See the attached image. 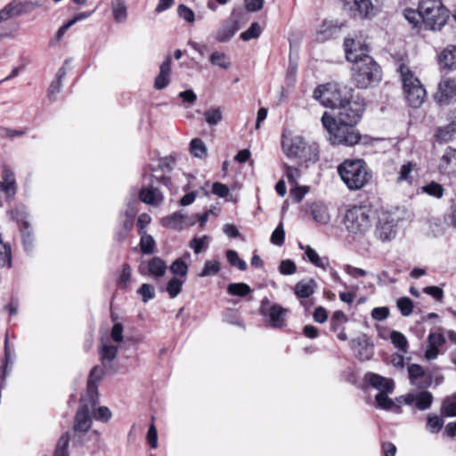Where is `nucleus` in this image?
I'll return each instance as SVG.
<instances>
[{
	"label": "nucleus",
	"instance_id": "29",
	"mask_svg": "<svg viewBox=\"0 0 456 456\" xmlns=\"http://www.w3.org/2000/svg\"><path fill=\"white\" fill-rule=\"evenodd\" d=\"M341 29V26L333 21H324L317 31L316 40L324 42L335 37Z\"/></svg>",
	"mask_w": 456,
	"mask_h": 456
},
{
	"label": "nucleus",
	"instance_id": "43",
	"mask_svg": "<svg viewBox=\"0 0 456 456\" xmlns=\"http://www.w3.org/2000/svg\"><path fill=\"white\" fill-rule=\"evenodd\" d=\"M184 280H181L177 277H173L167 285V291L171 298H175L179 295L182 290Z\"/></svg>",
	"mask_w": 456,
	"mask_h": 456
},
{
	"label": "nucleus",
	"instance_id": "20",
	"mask_svg": "<svg viewBox=\"0 0 456 456\" xmlns=\"http://www.w3.org/2000/svg\"><path fill=\"white\" fill-rule=\"evenodd\" d=\"M418 164L412 161H407L401 166L397 173L396 183L411 184L414 178L418 176Z\"/></svg>",
	"mask_w": 456,
	"mask_h": 456
},
{
	"label": "nucleus",
	"instance_id": "25",
	"mask_svg": "<svg viewBox=\"0 0 456 456\" xmlns=\"http://www.w3.org/2000/svg\"><path fill=\"white\" fill-rule=\"evenodd\" d=\"M139 196L142 202L155 207L159 206L164 199L161 191L152 186L142 188Z\"/></svg>",
	"mask_w": 456,
	"mask_h": 456
},
{
	"label": "nucleus",
	"instance_id": "22",
	"mask_svg": "<svg viewBox=\"0 0 456 456\" xmlns=\"http://www.w3.org/2000/svg\"><path fill=\"white\" fill-rule=\"evenodd\" d=\"M171 56H167L163 63L160 65L159 73L154 81V87L157 90L166 88L170 83L171 74Z\"/></svg>",
	"mask_w": 456,
	"mask_h": 456
},
{
	"label": "nucleus",
	"instance_id": "2",
	"mask_svg": "<svg viewBox=\"0 0 456 456\" xmlns=\"http://www.w3.org/2000/svg\"><path fill=\"white\" fill-rule=\"evenodd\" d=\"M283 152L290 159H295L300 165L306 167L319 159V146L316 142H308L300 135H283L281 142Z\"/></svg>",
	"mask_w": 456,
	"mask_h": 456
},
{
	"label": "nucleus",
	"instance_id": "10",
	"mask_svg": "<svg viewBox=\"0 0 456 456\" xmlns=\"http://www.w3.org/2000/svg\"><path fill=\"white\" fill-rule=\"evenodd\" d=\"M259 312L264 322L272 328L281 329L286 324L287 308L278 304L272 303L268 298L261 301Z\"/></svg>",
	"mask_w": 456,
	"mask_h": 456
},
{
	"label": "nucleus",
	"instance_id": "30",
	"mask_svg": "<svg viewBox=\"0 0 456 456\" xmlns=\"http://www.w3.org/2000/svg\"><path fill=\"white\" fill-rule=\"evenodd\" d=\"M167 269L165 261L159 256H154L148 262V272L155 278L163 277Z\"/></svg>",
	"mask_w": 456,
	"mask_h": 456
},
{
	"label": "nucleus",
	"instance_id": "17",
	"mask_svg": "<svg viewBox=\"0 0 456 456\" xmlns=\"http://www.w3.org/2000/svg\"><path fill=\"white\" fill-rule=\"evenodd\" d=\"M235 12L232 13L229 20H225L224 24L219 28L216 34V39L218 42L229 41L234 34L240 29L238 20L233 18Z\"/></svg>",
	"mask_w": 456,
	"mask_h": 456
},
{
	"label": "nucleus",
	"instance_id": "64",
	"mask_svg": "<svg viewBox=\"0 0 456 456\" xmlns=\"http://www.w3.org/2000/svg\"><path fill=\"white\" fill-rule=\"evenodd\" d=\"M279 271L281 274L291 275L297 272V266L291 260H283L280 264Z\"/></svg>",
	"mask_w": 456,
	"mask_h": 456
},
{
	"label": "nucleus",
	"instance_id": "39",
	"mask_svg": "<svg viewBox=\"0 0 456 456\" xmlns=\"http://www.w3.org/2000/svg\"><path fill=\"white\" fill-rule=\"evenodd\" d=\"M191 153L200 159H204L208 155V149L206 144L201 139L195 138L191 141L190 143Z\"/></svg>",
	"mask_w": 456,
	"mask_h": 456
},
{
	"label": "nucleus",
	"instance_id": "63",
	"mask_svg": "<svg viewBox=\"0 0 456 456\" xmlns=\"http://www.w3.org/2000/svg\"><path fill=\"white\" fill-rule=\"evenodd\" d=\"M314 220L321 224H327L330 220L326 209L322 207H314L312 210Z\"/></svg>",
	"mask_w": 456,
	"mask_h": 456
},
{
	"label": "nucleus",
	"instance_id": "45",
	"mask_svg": "<svg viewBox=\"0 0 456 456\" xmlns=\"http://www.w3.org/2000/svg\"><path fill=\"white\" fill-rule=\"evenodd\" d=\"M442 413L448 417L456 416V398L455 394L452 397L445 398L443 402Z\"/></svg>",
	"mask_w": 456,
	"mask_h": 456
},
{
	"label": "nucleus",
	"instance_id": "40",
	"mask_svg": "<svg viewBox=\"0 0 456 456\" xmlns=\"http://www.w3.org/2000/svg\"><path fill=\"white\" fill-rule=\"evenodd\" d=\"M390 339L393 345L398 348L403 354H406L408 351V340L406 337L396 330H393L390 334Z\"/></svg>",
	"mask_w": 456,
	"mask_h": 456
},
{
	"label": "nucleus",
	"instance_id": "48",
	"mask_svg": "<svg viewBox=\"0 0 456 456\" xmlns=\"http://www.w3.org/2000/svg\"><path fill=\"white\" fill-rule=\"evenodd\" d=\"M131 279V267L128 264L122 265V270L117 279V284L120 289H126Z\"/></svg>",
	"mask_w": 456,
	"mask_h": 456
},
{
	"label": "nucleus",
	"instance_id": "61",
	"mask_svg": "<svg viewBox=\"0 0 456 456\" xmlns=\"http://www.w3.org/2000/svg\"><path fill=\"white\" fill-rule=\"evenodd\" d=\"M177 13L180 18L183 19L185 21L189 23H193L195 20V15L193 11L185 4L178 5Z\"/></svg>",
	"mask_w": 456,
	"mask_h": 456
},
{
	"label": "nucleus",
	"instance_id": "18",
	"mask_svg": "<svg viewBox=\"0 0 456 456\" xmlns=\"http://www.w3.org/2000/svg\"><path fill=\"white\" fill-rule=\"evenodd\" d=\"M365 380L368 381L379 393H393L395 383L393 379L375 373H367Z\"/></svg>",
	"mask_w": 456,
	"mask_h": 456
},
{
	"label": "nucleus",
	"instance_id": "60",
	"mask_svg": "<svg viewBox=\"0 0 456 456\" xmlns=\"http://www.w3.org/2000/svg\"><path fill=\"white\" fill-rule=\"evenodd\" d=\"M138 293L142 296L144 303L155 297V289L148 283H143L138 289Z\"/></svg>",
	"mask_w": 456,
	"mask_h": 456
},
{
	"label": "nucleus",
	"instance_id": "51",
	"mask_svg": "<svg viewBox=\"0 0 456 456\" xmlns=\"http://www.w3.org/2000/svg\"><path fill=\"white\" fill-rule=\"evenodd\" d=\"M261 34V27L257 22H253L250 27L240 34V37L244 41L257 38Z\"/></svg>",
	"mask_w": 456,
	"mask_h": 456
},
{
	"label": "nucleus",
	"instance_id": "16",
	"mask_svg": "<svg viewBox=\"0 0 456 456\" xmlns=\"http://www.w3.org/2000/svg\"><path fill=\"white\" fill-rule=\"evenodd\" d=\"M440 172L447 175H456V149L447 147L439 159Z\"/></svg>",
	"mask_w": 456,
	"mask_h": 456
},
{
	"label": "nucleus",
	"instance_id": "12",
	"mask_svg": "<svg viewBox=\"0 0 456 456\" xmlns=\"http://www.w3.org/2000/svg\"><path fill=\"white\" fill-rule=\"evenodd\" d=\"M398 219L390 213H382L379 217L376 236L382 241H390L396 235Z\"/></svg>",
	"mask_w": 456,
	"mask_h": 456
},
{
	"label": "nucleus",
	"instance_id": "62",
	"mask_svg": "<svg viewBox=\"0 0 456 456\" xmlns=\"http://www.w3.org/2000/svg\"><path fill=\"white\" fill-rule=\"evenodd\" d=\"M208 244V238L207 236L201 238L195 237L190 241V247L196 254H199L203 248H207Z\"/></svg>",
	"mask_w": 456,
	"mask_h": 456
},
{
	"label": "nucleus",
	"instance_id": "4",
	"mask_svg": "<svg viewBox=\"0 0 456 456\" xmlns=\"http://www.w3.org/2000/svg\"><path fill=\"white\" fill-rule=\"evenodd\" d=\"M342 181L349 190H360L371 179L366 163L362 159H346L338 167Z\"/></svg>",
	"mask_w": 456,
	"mask_h": 456
},
{
	"label": "nucleus",
	"instance_id": "26",
	"mask_svg": "<svg viewBox=\"0 0 456 456\" xmlns=\"http://www.w3.org/2000/svg\"><path fill=\"white\" fill-rule=\"evenodd\" d=\"M441 69H452L456 66V45H448L439 55Z\"/></svg>",
	"mask_w": 456,
	"mask_h": 456
},
{
	"label": "nucleus",
	"instance_id": "36",
	"mask_svg": "<svg viewBox=\"0 0 456 456\" xmlns=\"http://www.w3.org/2000/svg\"><path fill=\"white\" fill-rule=\"evenodd\" d=\"M141 236L140 248L143 254L150 255L154 253L156 248V242L151 235L147 234L145 232H139Z\"/></svg>",
	"mask_w": 456,
	"mask_h": 456
},
{
	"label": "nucleus",
	"instance_id": "9",
	"mask_svg": "<svg viewBox=\"0 0 456 456\" xmlns=\"http://www.w3.org/2000/svg\"><path fill=\"white\" fill-rule=\"evenodd\" d=\"M337 108L339 110V121L356 125L365 110V102L363 98L356 95L351 100L342 99Z\"/></svg>",
	"mask_w": 456,
	"mask_h": 456
},
{
	"label": "nucleus",
	"instance_id": "28",
	"mask_svg": "<svg viewBox=\"0 0 456 456\" xmlns=\"http://www.w3.org/2000/svg\"><path fill=\"white\" fill-rule=\"evenodd\" d=\"M300 248L305 251V255L308 261L314 266L326 271L330 266V260L327 256H320L319 254L310 246L299 245Z\"/></svg>",
	"mask_w": 456,
	"mask_h": 456
},
{
	"label": "nucleus",
	"instance_id": "1",
	"mask_svg": "<svg viewBox=\"0 0 456 456\" xmlns=\"http://www.w3.org/2000/svg\"><path fill=\"white\" fill-rule=\"evenodd\" d=\"M354 45V40L345 39L346 58L353 63L351 70L354 84L360 89H366L381 80V69L368 53H357Z\"/></svg>",
	"mask_w": 456,
	"mask_h": 456
},
{
	"label": "nucleus",
	"instance_id": "49",
	"mask_svg": "<svg viewBox=\"0 0 456 456\" xmlns=\"http://www.w3.org/2000/svg\"><path fill=\"white\" fill-rule=\"evenodd\" d=\"M444 420L437 415L429 414L428 416L427 428L431 433H438L443 428Z\"/></svg>",
	"mask_w": 456,
	"mask_h": 456
},
{
	"label": "nucleus",
	"instance_id": "58",
	"mask_svg": "<svg viewBox=\"0 0 456 456\" xmlns=\"http://www.w3.org/2000/svg\"><path fill=\"white\" fill-rule=\"evenodd\" d=\"M170 271L172 273L175 275H181L185 277L188 273V265L185 264L184 261L181 259H176L171 265Z\"/></svg>",
	"mask_w": 456,
	"mask_h": 456
},
{
	"label": "nucleus",
	"instance_id": "19",
	"mask_svg": "<svg viewBox=\"0 0 456 456\" xmlns=\"http://www.w3.org/2000/svg\"><path fill=\"white\" fill-rule=\"evenodd\" d=\"M0 188L4 192L7 200H12L17 192V185L14 173L9 169L4 168L2 173V181L0 182Z\"/></svg>",
	"mask_w": 456,
	"mask_h": 456
},
{
	"label": "nucleus",
	"instance_id": "47",
	"mask_svg": "<svg viewBox=\"0 0 456 456\" xmlns=\"http://www.w3.org/2000/svg\"><path fill=\"white\" fill-rule=\"evenodd\" d=\"M404 17L412 25L417 28L420 21H422V14L420 13V4H419L418 10L408 9L404 11Z\"/></svg>",
	"mask_w": 456,
	"mask_h": 456
},
{
	"label": "nucleus",
	"instance_id": "24",
	"mask_svg": "<svg viewBox=\"0 0 456 456\" xmlns=\"http://www.w3.org/2000/svg\"><path fill=\"white\" fill-rule=\"evenodd\" d=\"M14 217L17 218V220H18V222L20 224H19L20 225V236H21V239H22L24 248H25L26 251H31L32 248H33L34 239H33V232H32V229L30 227V224L26 220V216H21L20 218L18 216V215H17Z\"/></svg>",
	"mask_w": 456,
	"mask_h": 456
},
{
	"label": "nucleus",
	"instance_id": "53",
	"mask_svg": "<svg viewBox=\"0 0 456 456\" xmlns=\"http://www.w3.org/2000/svg\"><path fill=\"white\" fill-rule=\"evenodd\" d=\"M396 305L403 316H409L412 313L413 302L409 297H400Z\"/></svg>",
	"mask_w": 456,
	"mask_h": 456
},
{
	"label": "nucleus",
	"instance_id": "6",
	"mask_svg": "<svg viewBox=\"0 0 456 456\" xmlns=\"http://www.w3.org/2000/svg\"><path fill=\"white\" fill-rule=\"evenodd\" d=\"M399 72L407 102L413 108L420 107L426 98L425 88L406 65H400Z\"/></svg>",
	"mask_w": 456,
	"mask_h": 456
},
{
	"label": "nucleus",
	"instance_id": "34",
	"mask_svg": "<svg viewBox=\"0 0 456 456\" xmlns=\"http://www.w3.org/2000/svg\"><path fill=\"white\" fill-rule=\"evenodd\" d=\"M112 13L114 20L118 23H123L126 20L127 11L124 0H114L111 4Z\"/></svg>",
	"mask_w": 456,
	"mask_h": 456
},
{
	"label": "nucleus",
	"instance_id": "50",
	"mask_svg": "<svg viewBox=\"0 0 456 456\" xmlns=\"http://www.w3.org/2000/svg\"><path fill=\"white\" fill-rule=\"evenodd\" d=\"M284 171H285V176L288 180V182L291 185H297V180L301 175V172L298 168L289 166L288 164L283 165Z\"/></svg>",
	"mask_w": 456,
	"mask_h": 456
},
{
	"label": "nucleus",
	"instance_id": "3",
	"mask_svg": "<svg viewBox=\"0 0 456 456\" xmlns=\"http://www.w3.org/2000/svg\"><path fill=\"white\" fill-rule=\"evenodd\" d=\"M322 123L329 133V141L334 145L354 146L361 139L359 132L353 124L341 122L336 119L328 112H324L322 117Z\"/></svg>",
	"mask_w": 456,
	"mask_h": 456
},
{
	"label": "nucleus",
	"instance_id": "33",
	"mask_svg": "<svg viewBox=\"0 0 456 456\" xmlns=\"http://www.w3.org/2000/svg\"><path fill=\"white\" fill-rule=\"evenodd\" d=\"M183 219L184 215L182 212H175L172 215L162 218L161 224L165 227L181 230L183 228Z\"/></svg>",
	"mask_w": 456,
	"mask_h": 456
},
{
	"label": "nucleus",
	"instance_id": "27",
	"mask_svg": "<svg viewBox=\"0 0 456 456\" xmlns=\"http://www.w3.org/2000/svg\"><path fill=\"white\" fill-rule=\"evenodd\" d=\"M317 288V283L314 279H305L298 281L294 288V292L298 298H307L312 296Z\"/></svg>",
	"mask_w": 456,
	"mask_h": 456
},
{
	"label": "nucleus",
	"instance_id": "7",
	"mask_svg": "<svg viewBox=\"0 0 456 456\" xmlns=\"http://www.w3.org/2000/svg\"><path fill=\"white\" fill-rule=\"evenodd\" d=\"M422 22L430 29H441L447 21L449 12L441 0H420Z\"/></svg>",
	"mask_w": 456,
	"mask_h": 456
},
{
	"label": "nucleus",
	"instance_id": "32",
	"mask_svg": "<svg viewBox=\"0 0 456 456\" xmlns=\"http://www.w3.org/2000/svg\"><path fill=\"white\" fill-rule=\"evenodd\" d=\"M118 347L109 343H102L100 348V356L104 366L110 364L116 358Z\"/></svg>",
	"mask_w": 456,
	"mask_h": 456
},
{
	"label": "nucleus",
	"instance_id": "15",
	"mask_svg": "<svg viewBox=\"0 0 456 456\" xmlns=\"http://www.w3.org/2000/svg\"><path fill=\"white\" fill-rule=\"evenodd\" d=\"M454 98H456V80L443 78L439 84L436 94L438 102L440 104H448Z\"/></svg>",
	"mask_w": 456,
	"mask_h": 456
},
{
	"label": "nucleus",
	"instance_id": "13",
	"mask_svg": "<svg viewBox=\"0 0 456 456\" xmlns=\"http://www.w3.org/2000/svg\"><path fill=\"white\" fill-rule=\"evenodd\" d=\"M409 380L411 386L419 389H427L433 383V375L417 363L409 364L407 367Z\"/></svg>",
	"mask_w": 456,
	"mask_h": 456
},
{
	"label": "nucleus",
	"instance_id": "57",
	"mask_svg": "<svg viewBox=\"0 0 456 456\" xmlns=\"http://www.w3.org/2000/svg\"><path fill=\"white\" fill-rule=\"evenodd\" d=\"M346 321L347 318L344 312L336 311L330 319V327L334 331H337Z\"/></svg>",
	"mask_w": 456,
	"mask_h": 456
},
{
	"label": "nucleus",
	"instance_id": "42",
	"mask_svg": "<svg viewBox=\"0 0 456 456\" xmlns=\"http://www.w3.org/2000/svg\"><path fill=\"white\" fill-rule=\"evenodd\" d=\"M389 393H379L376 397V403L379 408L383 410H391L393 408H396L397 410H400V407L398 405H395V403L388 397Z\"/></svg>",
	"mask_w": 456,
	"mask_h": 456
},
{
	"label": "nucleus",
	"instance_id": "38",
	"mask_svg": "<svg viewBox=\"0 0 456 456\" xmlns=\"http://www.w3.org/2000/svg\"><path fill=\"white\" fill-rule=\"evenodd\" d=\"M220 269L221 265L218 260H207L202 271L198 275L200 278L215 276L220 272Z\"/></svg>",
	"mask_w": 456,
	"mask_h": 456
},
{
	"label": "nucleus",
	"instance_id": "14",
	"mask_svg": "<svg viewBox=\"0 0 456 456\" xmlns=\"http://www.w3.org/2000/svg\"><path fill=\"white\" fill-rule=\"evenodd\" d=\"M433 400V395L426 389H422V391L418 393L408 394L404 396V402L406 404H413L419 411H426L429 409L432 405Z\"/></svg>",
	"mask_w": 456,
	"mask_h": 456
},
{
	"label": "nucleus",
	"instance_id": "52",
	"mask_svg": "<svg viewBox=\"0 0 456 456\" xmlns=\"http://www.w3.org/2000/svg\"><path fill=\"white\" fill-rule=\"evenodd\" d=\"M207 123L215 126L222 120V112L219 108L210 109L204 113Z\"/></svg>",
	"mask_w": 456,
	"mask_h": 456
},
{
	"label": "nucleus",
	"instance_id": "31",
	"mask_svg": "<svg viewBox=\"0 0 456 456\" xmlns=\"http://www.w3.org/2000/svg\"><path fill=\"white\" fill-rule=\"evenodd\" d=\"M351 9L357 12L361 18H368L373 14V4L370 0H352Z\"/></svg>",
	"mask_w": 456,
	"mask_h": 456
},
{
	"label": "nucleus",
	"instance_id": "37",
	"mask_svg": "<svg viewBox=\"0 0 456 456\" xmlns=\"http://www.w3.org/2000/svg\"><path fill=\"white\" fill-rule=\"evenodd\" d=\"M209 61L212 65L224 69H228L231 67L230 58L222 52H213L209 56Z\"/></svg>",
	"mask_w": 456,
	"mask_h": 456
},
{
	"label": "nucleus",
	"instance_id": "8",
	"mask_svg": "<svg viewBox=\"0 0 456 456\" xmlns=\"http://www.w3.org/2000/svg\"><path fill=\"white\" fill-rule=\"evenodd\" d=\"M99 401L82 396L79 408L74 419V444H84L83 436L92 426V411Z\"/></svg>",
	"mask_w": 456,
	"mask_h": 456
},
{
	"label": "nucleus",
	"instance_id": "55",
	"mask_svg": "<svg viewBox=\"0 0 456 456\" xmlns=\"http://www.w3.org/2000/svg\"><path fill=\"white\" fill-rule=\"evenodd\" d=\"M423 191L430 196H434L439 199L444 194V188L441 184L436 182H431L423 187Z\"/></svg>",
	"mask_w": 456,
	"mask_h": 456
},
{
	"label": "nucleus",
	"instance_id": "56",
	"mask_svg": "<svg viewBox=\"0 0 456 456\" xmlns=\"http://www.w3.org/2000/svg\"><path fill=\"white\" fill-rule=\"evenodd\" d=\"M285 232L282 223H280L276 229L271 235V242L277 246H281L284 243Z\"/></svg>",
	"mask_w": 456,
	"mask_h": 456
},
{
	"label": "nucleus",
	"instance_id": "46",
	"mask_svg": "<svg viewBox=\"0 0 456 456\" xmlns=\"http://www.w3.org/2000/svg\"><path fill=\"white\" fill-rule=\"evenodd\" d=\"M19 24L15 21L0 23V38L10 37L18 30Z\"/></svg>",
	"mask_w": 456,
	"mask_h": 456
},
{
	"label": "nucleus",
	"instance_id": "35",
	"mask_svg": "<svg viewBox=\"0 0 456 456\" xmlns=\"http://www.w3.org/2000/svg\"><path fill=\"white\" fill-rule=\"evenodd\" d=\"M455 133L456 127L449 123L447 126L438 127L435 136L436 141L441 143L448 142L453 138Z\"/></svg>",
	"mask_w": 456,
	"mask_h": 456
},
{
	"label": "nucleus",
	"instance_id": "44",
	"mask_svg": "<svg viewBox=\"0 0 456 456\" xmlns=\"http://www.w3.org/2000/svg\"><path fill=\"white\" fill-rule=\"evenodd\" d=\"M226 258L231 265L236 266L240 271H245L247 269V263L240 258L235 250L228 249L226 251Z\"/></svg>",
	"mask_w": 456,
	"mask_h": 456
},
{
	"label": "nucleus",
	"instance_id": "54",
	"mask_svg": "<svg viewBox=\"0 0 456 456\" xmlns=\"http://www.w3.org/2000/svg\"><path fill=\"white\" fill-rule=\"evenodd\" d=\"M359 350L356 353V356L361 361L370 360L373 354V347L372 346L367 343H358Z\"/></svg>",
	"mask_w": 456,
	"mask_h": 456
},
{
	"label": "nucleus",
	"instance_id": "11",
	"mask_svg": "<svg viewBox=\"0 0 456 456\" xmlns=\"http://www.w3.org/2000/svg\"><path fill=\"white\" fill-rule=\"evenodd\" d=\"M314 97L318 100L322 105L330 109H337V107L341 104L342 100L338 85L334 83L319 86L314 91Z\"/></svg>",
	"mask_w": 456,
	"mask_h": 456
},
{
	"label": "nucleus",
	"instance_id": "21",
	"mask_svg": "<svg viewBox=\"0 0 456 456\" xmlns=\"http://www.w3.org/2000/svg\"><path fill=\"white\" fill-rule=\"evenodd\" d=\"M40 5L41 4L39 2L12 0L6 6L12 17H15L29 13Z\"/></svg>",
	"mask_w": 456,
	"mask_h": 456
},
{
	"label": "nucleus",
	"instance_id": "59",
	"mask_svg": "<svg viewBox=\"0 0 456 456\" xmlns=\"http://www.w3.org/2000/svg\"><path fill=\"white\" fill-rule=\"evenodd\" d=\"M94 419L102 422H107L111 418V412L106 406H101L92 411Z\"/></svg>",
	"mask_w": 456,
	"mask_h": 456
},
{
	"label": "nucleus",
	"instance_id": "23",
	"mask_svg": "<svg viewBox=\"0 0 456 456\" xmlns=\"http://www.w3.org/2000/svg\"><path fill=\"white\" fill-rule=\"evenodd\" d=\"M102 376L103 370L101 367L95 366L91 370L87 382L86 393L84 396L99 401L97 382L102 379Z\"/></svg>",
	"mask_w": 456,
	"mask_h": 456
},
{
	"label": "nucleus",
	"instance_id": "5",
	"mask_svg": "<svg viewBox=\"0 0 456 456\" xmlns=\"http://www.w3.org/2000/svg\"><path fill=\"white\" fill-rule=\"evenodd\" d=\"M375 220L374 211L368 206H354L344 216L346 231L354 236H363L372 227Z\"/></svg>",
	"mask_w": 456,
	"mask_h": 456
},
{
	"label": "nucleus",
	"instance_id": "41",
	"mask_svg": "<svg viewBox=\"0 0 456 456\" xmlns=\"http://www.w3.org/2000/svg\"><path fill=\"white\" fill-rule=\"evenodd\" d=\"M227 291L233 296L245 297L251 292V289L246 283H230L227 287Z\"/></svg>",
	"mask_w": 456,
	"mask_h": 456
}]
</instances>
